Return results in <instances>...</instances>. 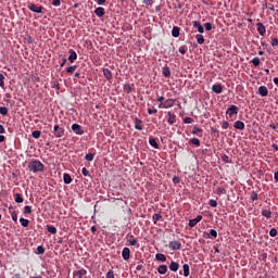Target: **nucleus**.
Returning a JSON list of instances; mask_svg holds the SVG:
<instances>
[{
	"instance_id": "nucleus-1",
	"label": "nucleus",
	"mask_w": 278,
	"mask_h": 278,
	"mask_svg": "<svg viewBox=\"0 0 278 278\" xmlns=\"http://www.w3.org/2000/svg\"><path fill=\"white\" fill-rule=\"evenodd\" d=\"M28 168L29 170H31L33 173H42V170H45V164H42V162L38 161V160H33L29 164H28Z\"/></svg>"
},
{
	"instance_id": "nucleus-2",
	"label": "nucleus",
	"mask_w": 278,
	"mask_h": 278,
	"mask_svg": "<svg viewBox=\"0 0 278 278\" xmlns=\"http://www.w3.org/2000/svg\"><path fill=\"white\" fill-rule=\"evenodd\" d=\"M173 105H175V99H167L164 102H161L159 104V108L168 109V108H173Z\"/></svg>"
},
{
	"instance_id": "nucleus-3",
	"label": "nucleus",
	"mask_w": 278,
	"mask_h": 278,
	"mask_svg": "<svg viewBox=\"0 0 278 278\" xmlns=\"http://www.w3.org/2000/svg\"><path fill=\"white\" fill-rule=\"evenodd\" d=\"M28 10H30V12H35V14H42V5H38L35 3H31L28 5Z\"/></svg>"
},
{
	"instance_id": "nucleus-4",
	"label": "nucleus",
	"mask_w": 278,
	"mask_h": 278,
	"mask_svg": "<svg viewBox=\"0 0 278 278\" xmlns=\"http://www.w3.org/2000/svg\"><path fill=\"white\" fill-rule=\"evenodd\" d=\"M168 248L170 249V251H179L181 249V242L170 241Z\"/></svg>"
},
{
	"instance_id": "nucleus-5",
	"label": "nucleus",
	"mask_w": 278,
	"mask_h": 278,
	"mask_svg": "<svg viewBox=\"0 0 278 278\" xmlns=\"http://www.w3.org/2000/svg\"><path fill=\"white\" fill-rule=\"evenodd\" d=\"M54 136L55 138H62L64 136V128L60 127V125L54 126Z\"/></svg>"
},
{
	"instance_id": "nucleus-6",
	"label": "nucleus",
	"mask_w": 278,
	"mask_h": 278,
	"mask_svg": "<svg viewBox=\"0 0 278 278\" xmlns=\"http://www.w3.org/2000/svg\"><path fill=\"white\" fill-rule=\"evenodd\" d=\"M72 130L75 131L77 136H84V129H81L79 124H73Z\"/></svg>"
},
{
	"instance_id": "nucleus-7",
	"label": "nucleus",
	"mask_w": 278,
	"mask_h": 278,
	"mask_svg": "<svg viewBox=\"0 0 278 278\" xmlns=\"http://www.w3.org/2000/svg\"><path fill=\"white\" fill-rule=\"evenodd\" d=\"M203 220V216L198 215L195 218L189 220V227H197L198 223H201Z\"/></svg>"
},
{
	"instance_id": "nucleus-8",
	"label": "nucleus",
	"mask_w": 278,
	"mask_h": 278,
	"mask_svg": "<svg viewBox=\"0 0 278 278\" xmlns=\"http://www.w3.org/2000/svg\"><path fill=\"white\" fill-rule=\"evenodd\" d=\"M226 114L229 115V117L231 118V116H233V114H238V106L236 105H230L226 112Z\"/></svg>"
},
{
	"instance_id": "nucleus-9",
	"label": "nucleus",
	"mask_w": 278,
	"mask_h": 278,
	"mask_svg": "<svg viewBox=\"0 0 278 278\" xmlns=\"http://www.w3.org/2000/svg\"><path fill=\"white\" fill-rule=\"evenodd\" d=\"M94 14L96 16H98L99 18L105 16V9L102 7H99L94 10Z\"/></svg>"
},
{
	"instance_id": "nucleus-10",
	"label": "nucleus",
	"mask_w": 278,
	"mask_h": 278,
	"mask_svg": "<svg viewBox=\"0 0 278 278\" xmlns=\"http://www.w3.org/2000/svg\"><path fill=\"white\" fill-rule=\"evenodd\" d=\"M257 31L261 36H265L266 35V26H264V24L262 23H257Z\"/></svg>"
},
{
	"instance_id": "nucleus-11",
	"label": "nucleus",
	"mask_w": 278,
	"mask_h": 278,
	"mask_svg": "<svg viewBox=\"0 0 278 278\" xmlns=\"http://www.w3.org/2000/svg\"><path fill=\"white\" fill-rule=\"evenodd\" d=\"M258 94L261 97H268V88L266 86H261L258 88Z\"/></svg>"
},
{
	"instance_id": "nucleus-12",
	"label": "nucleus",
	"mask_w": 278,
	"mask_h": 278,
	"mask_svg": "<svg viewBox=\"0 0 278 278\" xmlns=\"http://www.w3.org/2000/svg\"><path fill=\"white\" fill-rule=\"evenodd\" d=\"M68 53H70L68 60H70L71 64H73V62H75V60H77V52H75V50L71 49L68 51Z\"/></svg>"
},
{
	"instance_id": "nucleus-13",
	"label": "nucleus",
	"mask_w": 278,
	"mask_h": 278,
	"mask_svg": "<svg viewBox=\"0 0 278 278\" xmlns=\"http://www.w3.org/2000/svg\"><path fill=\"white\" fill-rule=\"evenodd\" d=\"M193 27L198 29L199 34H203V31H205V29L203 28V25H201V22L199 21L193 22Z\"/></svg>"
},
{
	"instance_id": "nucleus-14",
	"label": "nucleus",
	"mask_w": 278,
	"mask_h": 278,
	"mask_svg": "<svg viewBox=\"0 0 278 278\" xmlns=\"http://www.w3.org/2000/svg\"><path fill=\"white\" fill-rule=\"evenodd\" d=\"M130 253H131V251L129 250V248H124L122 251L123 260H125V261L129 260Z\"/></svg>"
},
{
	"instance_id": "nucleus-15",
	"label": "nucleus",
	"mask_w": 278,
	"mask_h": 278,
	"mask_svg": "<svg viewBox=\"0 0 278 278\" xmlns=\"http://www.w3.org/2000/svg\"><path fill=\"white\" fill-rule=\"evenodd\" d=\"M135 129L142 131V121L138 117L135 118Z\"/></svg>"
},
{
	"instance_id": "nucleus-16",
	"label": "nucleus",
	"mask_w": 278,
	"mask_h": 278,
	"mask_svg": "<svg viewBox=\"0 0 278 278\" xmlns=\"http://www.w3.org/2000/svg\"><path fill=\"white\" fill-rule=\"evenodd\" d=\"M212 90H213V92H215V94H220L223 92V86L222 85H213Z\"/></svg>"
},
{
	"instance_id": "nucleus-17",
	"label": "nucleus",
	"mask_w": 278,
	"mask_h": 278,
	"mask_svg": "<svg viewBox=\"0 0 278 278\" xmlns=\"http://www.w3.org/2000/svg\"><path fill=\"white\" fill-rule=\"evenodd\" d=\"M262 216H264V218H271L273 217V212L270 211V210H266V208H264V210H262Z\"/></svg>"
},
{
	"instance_id": "nucleus-18",
	"label": "nucleus",
	"mask_w": 278,
	"mask_h": 278,
	"mask_svg": "<svg viewBox=\"0 0 278 278\" xmlns=\"http://www.w3.org/2000/svg\"><path fill=\"white\" fill-rule=\"evenodd\" d=\"M169 270H172L173 273H177V270H179V263L177 262H172L169 264Z\"/></svg>"
},
{
	"instance_id": "nucleus-19",
	"label": "nucleus",
	"mask_w": 278,
	"mask_h": 278,
	"mask_svg": "<svg viewBox=\"0 0 278 278\" xmlns=\"http://www.w3.org/2000/svg\"><path fill=\"white\" fill-rule=\"evenodd\" d=\"M157 273H159L160 275H166V273H168V267H167L166 265H161V266H159V268H157Z\"/></svg>"
},
{
	"instance_id": "nucleus-20",
	"label": "nucleus",
	"mask_w": 278,
	"mask_h": 278,
	"mask_svg": "<svg viewBox=\"0 0 278 278\" xmlns=\"http://www.w3.org/2000/svg\"><path fill=\"white\" fill-rule=\"evenodd\" d=\"M233 127H235V129H240V131H242V129H244V122L237 121V122H235Z\"/></svg>"
},
{
	"instance_id": "nucleus-21",
	"label": "nucleus",
	"mask_w": 278,
	"mask_h": 278,
	"mask_svg": "<svg viewBox=\"0 0 278 278\" xmlns=\"http://www.w3.org/2000/svg\"><path fill=\"white\" fill-rule=\"evenodd\" d=\"M86 273H87L86 269H79L74 271V276L77 278H84V275H86Z\"/></svg>"
},
{
	"instance_id": "nucleus-22",
	"label": "nucleus",
	"mask_w": 278,
	"mask_h": 278,
	"mask_svg": "<svg viewBox=\"0 0 278 278\" xmlns=\"http://www.w3.org/2000/svg\"><path fill=\"white\" fill-rule=\"evenodd\" d=\"M103 75L109 81L110 79H112V71H110L109 68H103Z\"/></svg>"
},
{
	"instance_id": "nucleus-23",
	"label": "nucleus",
	"mask_w": 278,
	"mask_h": 278,
	"mask_svg": "<svg viewBox=\"0 0 278 278\" xmlns=\"http://www.w3.org/2000/svg\"><path fill=\"white\" fill-rule=\"evenodd\" d=\"M149 144L153 147L154 149H160V144H157V140L155 138L149 139Z\"/></svg>"
},
{
	"instance_id": "nucleus-24",
	"label": "nucleus",
	"mask_w": 278,
	"mask_h": 278,
	"mask_svg": "<svg viewBox=\"0 0 278 278\" xmlns=\"http://www.w3.org/2000/svg\"><path fill=\"white\" fill-rule=\"evenodd\" d=\"M47 231H49V233H52V236H55V233H58V228H55V226L48 225Z\"/></svg>"
},
{
	"instance_id": "nucleus-25",
	"label": "nucleus",
	"mask_w": 278,
	"mask_h": 278,
	"mask_svg": "<svg viewBox=\"0 0 278 278\" xmlns=\"http://www.w3.org/2000/svg\"><path fill=\"white\" fill-rule=\"evenodd\" d=\"M182 270H184V276L185 277H189L190 276V266L188 264H185L182 266Z\"/></svg>"
},
{
	"instance_id": "nucleus-26",
	"label": "nucleus",
	"mask_w": 278,
	"mask_h": 278,
	"mask_svg": "<svg viewBox=\"0 0 278 278\" xmlns=\"http://www.w3.org/2000/svg\"><path fill=\"white\" fill-rule=\"evenodd\" d=\"M172 36L174 38H179V27L177 26H174L173 29H172Z\"/></svg>"
},
{
	"instance_id": "nucleus-27",
	"label": "nucleus",
	"mask_w": 278,
	"mask_h": 278,
	"mask_svg": "<svg viewBox=\"0 0 278 278\" xmlns=\"http://www.w3.org/2000/svg\"><path fill=\"white\" fill-rule=\"evenodd\" d=\"M155 260H157V262H166V255H164L162 253H157L155 255Z\"/></svg>"
},
{
	"instance_id": "nucleus-28",
	"label": "nucleus",
	"mask_w": 278,
	"mask_h": 278,
	"mask_svg": "<svg viewBox=\"0 0 278 278\" xmlns=\"http://www.w3.org/2000/svg\"><path fill=\"white\" fill-rule=\"evenodd\" d=\"M175 121H176V116H175V114H173V113H168V119H167V123H169V125H174Z\"/></svg>"
},
{
	"instance_id": "nucleus-29",
	"label": "nucleus",
	"mask_w": 278,
	"mask_h": 278,
	"mask_svg": "<svg viewBox=\"0 0 278 278\" xmlns=\"http://www.w3.org/2000/svg\"><path fill=\"white\" fill-rule=\"evenodd\" d=\"M163 75H164V77H170V67L169 66L163 67Z\"/></svg>"
},
{
	"instance_id": "nucleus-30",
	"label": "nucleus",
	"mask_w": 278,
	"mask_h": 278,
	"mask_svg": "<svg viewBox=\"0 0 278 278\" xmlns=\"http://www.w3.org/2000/svg\"><path fill=\"white\" fill-rule=\"evenodd\" d=\"M63 181H64V184H71L73 181V178H71V175L64 174Z\"/></svg>"
},
{
	"instance_id": "nucleus-31",
	"label": "nucleus",
	"mask_w": 278,
	"mask_h": 278,
	"mask_svg": "<svg viewBox=\"0 0 278 278\" xmlns=\"http://www.w3.org/2000/svg\"><path fill=\"white\" fill-rule=\"evenodd\" d=\"M20 223H21L22 227H29V219L21 217Z\"/></svg>"
},
{
	"instance_id": "nucleus-32",
	"label": "nucleus",
	"mask_w": 278,
	"mask_h": 278,
	"mask_svg": "<svg viewBox=\"0 0 278 278\" xmlns=\"http://www.w3.org/2000/svg\"><path fill=\"white\" fill-rule=\"evenodd\" d=\"M190 144H193L194 147H201V141L198 138L190 139Z\"/></svg>"
},
{
	"instance_id": "nucleus-33",
	"label": "nucleus",
	"mask_w": 278,
	"mask_h": 278,
	"mask_svg": "<svg viewBox=\"0 0 278 278\" xmlns=\"http://www.w3.org/2000/svg\"><path fill=\"white\" fill-rule=\"evenodd\" d=\"M195 38L198 45H203V42H205V38L203 37V35H197Z\"/></svg>"
},
{
	"instance_id": "nucleus-34",
	"label": "nucleus",
	"mask_w": 278,
	"mask_h": 278,
	"mask_svg": "<svg viewBox=\"0 0 278 278\" xmlns=\"http://www.w3.org/2000/svg\"><path fill=\"white\" fill-rule=\"evenodd\" d=\"M192 134L201 137L202 134H203V129L194 127L193 130H192Z\"/></svg>"
},
{
	"instance_id": "nucleus-35",
	"label": "nucleus",
	"mask_w": 278,
	"mask_h": 278,
	"mask_svg": "<svg viewBox=\"0 0 278 278\" xmlns=\"http://www.w3.org/2000/svg\"><path fill=\"white\" fill-rule=\"evenodd\" d=\"M128 242L130 247H136V244H138V240L134 239V236H130V239H128Z\"/></svg>"
},
{
	"instance_id": "nucleus-36",
	"label": "nucleus",
	"mask_w": 278,
	"mask_h": 278,
	"mask_svg": "<svg viewBox=\"0 0 278 278\" xmlns=\"http://www.w3.org/2000/svg\"><path fill=\"white\" fill-rule=\"evenodd\" d=\"M8 108L5 106H0V114H2V116H8Z\"/></svg>"
},
{
	"instance_id": "nucleus-37",
	"label": "nucleus",
	"mask_w": 278,
	"mask_h": 278,
	"mask_svg": "<svg viewBox=\"0 0 278 278\" xmlns=\"http://www.w3.org/2000/svg\"><path fill=\"white\" fill-rule=\"evenodd\" d=\"M15 203H23V195L21 193L15 194Z\"/></svg>"
},
{
	"instance_id": "nucleus-38",
	"label": "nucleus",
	"mask_w": 278,
	"mask_h": 278,
	"mask_svg": "<svg viewBox=\"0 0 278 278\" xmlns=\"http://www.w3.org/2000/svg\"><path fill=\"white\" fill-rule=\"evenodd\" d=\"M40 135H41L40 130H35L31 132L33 138H35L36 140H38V138H40Z\"/></svg>"
},
{
	"instance_id": "nucleus-39",
	"label": "nucleus",
	"mask_w": 278,
	"mask_h": 278,
	"mask_svg": "<svg viewBox=\"0 0 278 278\" xmlns=\"http://www.w3.org/2000/svg\"><path fill=\"white\" fill-rule=\"evenodd\" d=\"M85 160H87V162H92V160H94V154L92 153L86 154Z\"/></svg>"
},
{
	"instance_id": "nucleus-40",
	"label": "nucleus",
	"mask_w": 278,
	"mask_h": 278,
	"mask_svg": "<svg viewBox=\"0 0 278 278\" xmlns=\"http://www.w3.org/2000/svg\"><path fill=\"white\" fill-rule=\"evenodd\" d=\"M75 71H77V66L76 65H72V66L66 68V73H75Z\"/></svg>"
},
{
	"instance_id": "nucleus-41",
	"label": "nucleus",
	"mask_w": 278,
	"mask_h": 278,
	"mask_svg": "<svg viewBox=\"0 0 278 278\" xmlns=\"http://www.w3.org/2000/svg\"><path fill=\"white\" fill-rule=\"evenodd\" d=\"M38 255H45V248L42 245L37 247Z\"/></svg>"
},
{
	"instance_id": "nucleus-42",
	"label": "nucleus",
	"mask_w": 278,
	"mask_h": 278,
	"mask_svg": "<svg viewBox=\"0 0 278 278\" xmlns=\"http://www.w3.org/2000/svg\"><path fill=\"white\" fill-rule=\"evenodd\" d=\"M152 218H153L154 223H157V220H161L162 215L160 213H155Z\"/></svg>"
},
{
	"instance_id": "nucleus-43",
	"label": "nucleus",
	"mask_w": 278,
	"mask_h": 278,
	"mask_svg": "<svg viewBox=\"0 0 278 278\" xmlns=\"http://www.w3.org/2000/svg\"><path fill=\"white\" fill-rule=\"evenodd\" d=\"M52 5H54V8H60V5H62V1L61 0H52Z\"/></svg>"
},
{
	"instance_id": "nucleus-44",
	"label": "nucleus",
	"mask_w": 278,
	"mask_h": 278,
	"mask_svg": "<svg viewBox=\"0 0 278 278\" xmlns=\"http://www.w3.org/2000/svg\"><path fill=\"white\" fill-rule=\"evenodd\" d=\"M5 79V76H3V74H0V87L3 88L5 86V81H3Z\"/></svg>"
},
{
	"instance_id": "nucleus-45",
	"label": "nucleus",
	"mask_w": 278,
	"mask_h": 278,
	"mask_svg": "<svg viewBox=\"0 0 278 278\" xmlns=\"http://www.w3.org/2000/svg\"><path fill=\"white\" fill-rule=\"evenodd\" d=\"M208 205H211V207H217L218 206V202H216V200H210L208 201Z\"/></svg>"
},
{
	"instance_id": "nucleus-46",
	"label": "nucleus",
	"mask_w": 278,
	"mask_h": 278,
	"mask_svg": "<svg viewBox=\"0 0 278 278\" xmlns=\"http://www.w3.org/2000/svg\"><path fill=\"white\" fill-rule=\"evenodd\" d=\"M210 236H212V238H218V232L215 229H211Z\"/></svg>"
},
{
	"instance_id": "nucleus-47",
	"label": "nucleus",
	"mask_w": 278,
	"mask_h": 278,
	"mask_svg": "<svg viewBox=\"0 0 278 278\" xmlns=\"http://www.w3.org/2000/svg\"><path fill=\"white\" fill-rule=\"evenodd\" d=\"M269 236H270L271 238H275V237L277 236V229L271 228V229L269 230Z\"/></svg>"
},
{
	"instance_id": "nucleus-48",
	"label": "nucleus",
	"mask_w": 278,
	"mask_h": 278,
	"mask_svg": "<svg viewBox=\"0 0 278 278\" xmlns=\"http://www.w3.org/2000/svg\"><path fill=\"white\" fill-rule=\"evenodd\" d=\"M24 214H31V206L26 205V206L24 207Z\"/></svg>"
},
{
	"instance_id": "nucleus-49",
	"label": "nucleus",
	"mask_w": 278,
	"mask_h": 278,
	"mask_svg": "<svg viewBox=\"0 0 278 278\" xmlns=\"http://www.w3.org/2000/svg\"><path fill=\"white\" fill-rule=\"evenodd\" d=\"M206 31H212V23L207 22L204 24Z\"/></svg>"
},
{
	"instance_id": "nucleus-50",
	"label": "nucleus",
	"mask_w": 278,
	"mask_h": 278,
	"mask_svg": "<svg viewBox=\"0 0 278 278\" xmlns=\"http://www.w3.org/2000/svg\"><path fill=\"white\" fill-rule=\"evenodd\" d=\"M81 173L85 177H89L90 176V172L86 169V167H83Z\"/></svg>"
},
{
	"instance_id": "nucleus-51",
	"label": "nucleus",
	"mask_w": 278,
	"mask_h": 278,
	"mask_svg": "<svg viewBox=\"0 0 278 278\" xmlns=\"http://www.w3.org/2000/svg\"><path fill=\"white\" fill-rule=\"evenodd\" d=\"M252 64H254V66H260V58H254Z\"/></svg>"
},
{
	"instance_id": "nucleus-52",
	"label": "nucleus",
	"mask_w": 278,
	"mask_h": 278,
	"mask_svg": "<svg viewBox=\"0 0 278 278\" xmlns=\"http://www.w3.org/2000/svg\"><path fill=\"white\" fill-rule=\"evenodd\" d=\"M12 220H14V223H16V220H18V215L16 214V212H13L11 214Z\"/></svg>"
},
{
	"instance_id": "nucleus-53",
	"label": "nucleus",
	"mask_w": 278,
	"mask_h": 278,
	"mask_svg": "<svg viewBox=\"0 0 278 278\" xmlns=\"http://www.w3.org/2000/svg\"><path fill=\"white\" fill-rule=\"evenodd\" d=\"M179 53H181V55H186V47L181 46L178 49Z\"/></svg>"
},
{
	"instance_id": "nucleus-54",
	"label": "nucleus",
	"mask_w": 278,
	"mask_h": 278,
	"mask_svg": "<svg viewBox=\"0 0 278 278\" xmlns=\"http://www.w3.org/2000/svg\"><path fill=\"white\" fill-rule=\"evenodd\" d=\"M106 278H114V270H109L108 273H106Z\"/></svg>"
},
{
	"instance_id": "nucleus-55",
	"label": "nucleus",
	"mask_w": 278,
	"mask_h": 278,
	"mask_svg": "<svg viewBox=\"0 0 278 278\" xmlns=\"http://www.w3.org/2000/svg\"><path fill=\"white\" fill-rule=\"evenodd\" d=\"M222 128L223 129H229V122H223L222 123Z\"/></svg>"
},
{
	"instance_id": "nucleus-56",
	"label": "nucleus",
	"mask_w": 278,
	"mask_h": 278,
	"mask_svg": "<svg viewBox=\"0 0 278 278\" xmlns=\"http://www.w3.org/2000/svg\"><path fill=\"white\" fill-rule=\"evenodd\" d=\"M251 199H252V201H257L258 197H257V193L255 191L252 192Z\"/></svg>"
},
{
	"instance_id": "nucleus-57",
	"label": "nucleus",
	"mask_w": 278,
	"mask_h": 278,
	"mask_svg": "<svg viewBox=\"0 0 278 278\" xmlns=\"http://www.w3.org/2000/svg\"><path fill=\"white\" fill-rule=\"evenodd\" d=\"M271 47H278V39L277 38L271 39Z\"/></svg>"
},
{
	"instance_id": "nucleus-58",
	"label": "nucleus",
	"mask_w": 278,
	"mask_h": 278,
	"mask_svg": "<svg viewBox=\"0 0 278 278\" xmlns=\"http://www.w3.org/2000/svg\"><path fill=\"white\" fill-rule=\"evenodd\" d=\"M184 123H186L187 125H190V123H192V118L191 117H185Z\"/></svg>"
},
{
	"instance_id": "nucleus-59",
	"label": "nucleus",
	"mask_w": 278,
	"mask_h": 278,
	"mask_svg": "<svg viewBox=\"0 0 278 278\" xmlns=\"http://www.w3.org/2000/svg\"><path fill=\"white\" fill-rule=\"evenodd\" d=\"M146 5H153V0H143Z\"/></svg>"
},
{
	"instance_id": "nucleus-60",
	"label": "nucleus",
	"mask_w": 278,
	"mask_h": 278,
	"mask_svg": "<svg viewBox=\"0 0 278 278\" xmlns=\"http://www.w3.org/2000/svg\"><path fill=\"white\" fill-rule=\"evenodd\" d=\"M148 114H157V111L155 109H148Z\"/></svg>"
},
{
	"instance_id": "nucleus-61",
	"label": "nucleus",
	"mask_w": 278,
	"mask_h": 278,
	"mask_svg": "<svg viewBox=\"0 0 278 278\" xmlns=\"http://www.w3.org/2000/svg\"><path fill=\"white\" fill-rule=\"evenodd\" d=\"M217 194H225V189L217 188Z\"/></svg>"
},
{
	"instance_id": "nucleus-62",
	"label": "nucleus",
	"mask_w": 278,
	"mask_h": 278,
	"mask_svg": "<svg viewBox=\"0 0 278 278\" xmlns=\"http://www.w3.org/2000/svg\"><path fill=\"white\" fill-rule=\"evenodd\" d=\"M106 0H97L98 5H103V3H105Z\"/></svg>"
},
{
	"instance_id": "nucleus-63",
	"label": "nucleus",
	"mask_w": 278,
	"mask_h": 278,
	"mask_svg": "<svg viewBox=\"0 0 278 278\" xmlns=\"http://www.w3.org/2000/svg\"><path fill=\"white\" fill-rule=\"evenodd\" d=\"M223 160H224V162H226V163L228 164V162H229V156L224 155V156H223Z\"/></svg>"
},
{
	"instance_id": "nucleus-64",
	"label": "nucleus",
	"mask_w": 278,
	"mask_h": 278,
	"mask_svg": "<svg viewBox=\"0 0 278 278\" xmlns=\"http://www.w3.org/2000/svg\"><path fill=\"white\" fill-rule=\"evenodd\" d=\"M274 178L278 181V170L275 173Z\"/></svg>"
}]
</instances>
